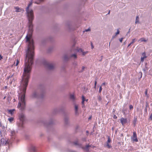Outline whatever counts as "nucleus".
<instances>
[{"instance_id":"e433bc0d","label":"nucleus","mask_w":152,"mask_h":152,"mask_svg":"<svg viewBox=\"0 0 152 152\" xmlns=\"http://www.w3.org/2000/svg\"><path fill=\"white\" fill-rule=\"evenodd\" d=\"M142 57H146L145 56V52H144L142 53Z\"/></svg>"},{"instance_id":"1a4fd4ad","label":"nucleus","mask_w":152,"mask_h":152,"mask_svg":"<svg viewBox=\"0 0 152 152\" xmlns=\"http://www.w3.org/2000/svg\"><path fill=\"white\" fill-rule=\"evenodd\" d=\"M31 152H35L36 151L35 147L33 145H31L30 148Z\"/></svg>"},{"instance_id":"cd10ccee","label":"nucleus","mask_w":152,"mask_h":152,"mask_svg":"<svg viewBox=\"0 0 152 152\" xmlns=\"http://www.w3.org/2000/svg\"><path fill=\"white\" fill-rule=\"evenodd\" d=\"M97 98L99 102H100L102 100V99L100 96H97Z\"/></svg>"},{"instance_id":"ea45409f","label":"nucleus","mask_w":152,"mask_h":152,"mask_svg":"<svg viewBox=\"0 0 152 152\" xmlns=\"http://www.w3.org/2000/svg\"><path fill=\"white\" fill-rule=\"evenodd\" d=\"M123 39V38H121L120 39H119V41H120V42H121L122 41Z\"/></svg>"},{"instance_id":"37998d69","label":"nucleus","mask_w":152,"mask_h":152,"mask_svg":"<svg viewBox=\"0 0 152 152\" xmlns=\"http://www.w3.org/2000/svg\"><path fill=\"white\" fill-rule=\"evenodd\" d=\"M147 92H148V91L147 90H146L145 91V94L146 95H147Z\"/></svg>"},{"instance_id":"603ef678","label":"nucleus","mask_w":152,"mask_h":152,"mask_svg":"<svg viewBox=\"0 0 152 152\" xmlns=\"http://www.w3.org/2000/svg\"><path fill=\"white\" fill-rule=\"evenodd\" d=\"M140 75H141L140 78H141L142 77V73L141 72H140Z\"/></svg>"},{"instance_id":"2f4dec72","label":"nucleus","mask_w":152,"mask_h":152,"mask_svg":"<svg viewBox=\"0 0 152 152\" xmlns=\"http://www.w3.org/2000/svg\"><path fill=\"white\" fill-rule=\"evenodd\" d=\"M102 86H100V87H99V93H101V91H102Z\"/></svg>"},{"instance_id":"bf43d9fd","label":"nucleus","mask_w":152,"mask_h":152,"mask_svg":"<svg viewBox=\"0 0 152 152\" xmlns=\"http://www.w3.org/2000/svg\"><path fill=\"white\" fill-rule=\"evenodd\" d=\"M101 59H102L103 58V56H101Z\"/></svg>"},{"instance_id":"5701e85b","label":"nucleus","mask_w":152,"mask_h":152,"mask_svg":"<svg viewBox=\"0 0 152 152\" xmlns=\"http://www.w3.org/2000/svg\"><path fill=\"white\" fill-rule=\"evenodd\" d=\"M70 98L73 100H74L75 99V96L71 94L70 96Z\"/></svg>"},{"instance_id":"393cba45","label":"nucleus","mask_w":152,"mask_h":152,"mask_svg":"<svg viewBox=\"0 0 152 152\" xmlns=\"http://www.w3.org/2000/svg\"><path fill=\"white\" fill-rule=\"evenodd\" d=\"M19 61L18 60V59H17L16 60V63L15 62L14 63V64L15 65V66H17V65L18 64H19Z\"/></svg>"},{"instance_id":"e2e57ef3","label":"nucleus","mask_w":152,"mask_h":152,"mask_svg":"<svg viewBox=\"0 0 152 152\" xmlns=\"http://www.w3.org/2000/svg\"><path fill=\"white\" fill-rule=\"evenodd\" d=\"M77 64L76 63L75 64V65H77Z\"/></svg>"},{"instance_id":"ddd939ff","label":"nucleus","mask_w":152,"mask_h":152,"mask_svg":"<svg viewBox=\"0 0 152 152\" xmlns=\"http://www.w3.org/2000/svg\"><path fill=\"white\" fill-rule=\"evenodd\" d=\"M78 106L76 105H75V113L76 115L78 114Z\"/></svg>"},{"instance_id":"c9c22d12","label":"nucleus","mask_w":152,"mask_h":152,"mask_svg":"<svg viewBox=\"0 0 152 152\" xmlns=\"http://www.w3.org/2000/svg\"><path fill=\"white\" fill-rule=\"evenodd\" d=\"M120 33V31L118 29H117V32L115 33V36L119 34Z\"/></svg>"},{"instance_id":"79ce46f5","label":"nucleus","mask_w":152,"mask_h":152,"mask_svg":"<svg viewBox=\"0 0 152 152\" xmlns=\"http://www.w3.org/2000/svg\"><path fill=\"white\" fill-rule=\"evenodd\" d=\"M149 120H152V116H150L149 118Z\"/></svg>"},{"instance_id":"473e14b6","label":"nucleus","mask_w":152,"mask_h":152,"mask_svg":"<svg viewBox=\"0 0 152 152\" xmlns=\"http://www.w3.org/2000/svg\"><path fill=\"white\" fill-rule=\"evenodd\" d=\"M136 38L133 39L132 40V42H131V44H132L134 43L136 41Z\"/></svg>"},{"instance_id":"dca6fc26","label":"nucleus","mask_w":152,"mask_h":152,"mask_svg":"<svg viewBox=\"0 0 152 152\" xmlns=\"http://www.w3.org/2000/svg\"><path fill=\"white\" fill-rule=\"evenodd\" d=\"M127 111V108H126L125 109H123L122 110V112L123 113V114L124 115H126V112Z\"/></svg>"},{"instance_id":"b1692460","label":"nucleus","mask_w":152,"mask_h":152,"mask_svg":"<svg viewBox=\"0 0 152 152\" xmlns=\"http://www.w3.org/2000/svg\"><path fill=\"white\" fill-rule=\"evenodd\" d=\"M44 0H39L38 1H35L34 2V3L35 4H39L42 1Z\"/></svg>"},{"instance_id":"f8f14e48","label":"nucleus","mask_w":152,"mask_h":152,"mask_svg":"<svg viewBox=\"0 0 152 152\" xmlns=\"http://www.w3.org/2000/svg\"><path fill=\"white\" fill-rule=\"evenodd\" d=\"M74 144L75 145H77L79 147L81 148L82 145V144L80 143H78L77 141H76L74 142Z\"/></svg>"},{"instance_id":"72a5a7b5","label":"nucleus","mask_w":152,"mask_h":152,"mask_svg":"<svg viewBox=\"0 0 152 152\" xmlns=\"http://www.w3.org/2000/svg\"><path fill=\"white\" fill-rule=\"evenodd\" d=\"M146 58V57H141V61L142 62H143L144 61V58Z\"/></svg>"},{"instance_id":"f704fd0d","label":"nucleus","mask_w":152,"mask_h":152,"mask_svg":"<svg viewBox=\"0 0 152 152\" xmlns=\"http://www.w3.org/2000/svg\"><path fill=\"white\" fill-rule=\"evenodd\" d=\"M110 141H111V140H110V137H108L107 143H109L110 142Z\"/></svg>"},{"instance_id":"8fccbe9b","label":"nucleus","mask_w":152,"mask_h":152,"mask_svg":"<svg viewBox=\"0 0 152 152\" xmlns=\"http://www.w3.org/2000/svg\"><path fill=\"white\" fill-rule=\"evenodd\" d=\"M105 82L103 83L102 84V85H101V86H102L105 85Z\"/></svg>"},{"instance_id":"4468645a","label":"nucleus","mask_w":152,"mask_h":152,"mask_svg":"<svg viewBox=\"0 0 152 152\" xmlns=\"http://www.w3.org/2000/svg\"><path fill=\"white\" fill-rule=\"evenodd\" d=\"M15 12H18L21 11L20 9L18 7H15Z\"/></svg>"},{"instance_id":"13d9d810","label":"nucleus","mask_w":152,"mask_h":152,"mask_svg":"<svg viewBox=\"0 0 152 152\" xmlns=\"http://www.w3.org/2000/svg\"><path fill=\"white\" fill-rule=\"evenodd\" d=\"M1 123L0 122V127L1 126Z\"/></svg>"},{"instance_id":"69168bd1","label":"nucleus","mask_w":152,"mask_h":152,"mask_svg":"<svg viewBox=\"0 0 152 152\" xmlns=\"http://www.w3.org/2000/svg\"><path fill=\"white\" fill-rule=\"evenodd\" d=\"M150 116H152V113L151 114Z\"/></svg>"},{"instance_id":"680f3d73","label":"nucleus","mask_w":152,"mask_h":152,"mask_svg":"<svg viewBox=\"0 0 152 152\" xmlns=\"http://www.w3.org/2000/svg\"><path fill=\"white\" fill-rule=\"evenodd\" d=\"M6 98V96H5L4 97V98H3V99H5Z\"/></svg>"},{"instance_id":"20e7f679","label":"nucleus","mask_w":152,"mask_h":152,"mask_svg":"<svg viewBox=\"0 0 152 152\" xmlns=\"http://www.w3.org/2000/svg\"><path fill=\"white\" fill-rule=\"evenodd\" d=\"M131 139L133 141L136 142H137L138 141L137 134L135 132H133V136L131 137Z\"/></svg>"},{"instance_id":"f257e3e1","label":"nucleus","mask_w":152,"mask_h":152,"mask_svg":"<svg viewBox=\"0 0 152 152\" xmlns=\"http://www.w3.org/2000/svg\"><path fill=\"white\" fill-rule=\"evenodd\" d=\"M33 0H31V2L28 4L26 9L27 14L28 26V34L26 36V42H28L27 49L26 51V55L25 61V64H33L34 54V42L33 40L31 39L32 33L33 31V25L32 21L34 19L33 11L29 9L33 3Z\"/></svg>"},{"instance_id":"de8ad7c7","label":"nucleus","mask_w":152,"mask_h":152,"mask_svg":"<svg viewBox=\"0 0 152 152\" xmlns=\"http://www.w3.org/2000/svg\"><path fill=\"white\" fill-rule=\"evenodd\" d=\"M82 104L83 105L82 107H83L84 106V102H83V101H82Z\"/></svg>"},{"instance_id":"6ab92c4d","label":"nucleus","mask_w":152,"mask_h":152,"mask_svg":"<svg viewBox=\"0 0 152 152\" xmlns=\"http://www.w3.org/2000/svg\"><path fill=\"white\" fill-rule=\"evenodd\" d=\"M69 119L67 117H66L64 118V121L65 124H67L68 123Z\"/></svg>"},{"instance_id":"6e6552de","label":"nucleus","mask_w":152,"mask_h":152,"mask_svg":"<svg viewBox=\"0 0 152 152\" xmlns=\"http://www.w3.org/2000/svg\"><path fill=\"white\" fill-rule=\"evenodd\" d=\"M47 66L48 69H49L52 70L54 68V66L52 64L48 63Z\"/></svg>"},{"instance_id":"864d4df0","label":"nucleus","mask_w":152,"mask_h":152,"mask_svg":"<svg viewBox=\"0 0 152 152\" xmlns=\"http://www.w3.org/2000/svg\"><path fill=\"white\" fill-rule=\"evenodd\" d=\"M132 44H131V43H130L128 45V47H129V46H131Z\"/></svg>"},{"instance_id":"774afa93","label":"nucleus","mask_w":152,"mask_h":152,"mask_svg":"<svg viewBox=\"0 0 152 152\" xmlns=\"http://www.w3.org/2000/svg\"><path fill=\"white\" fill-rule=\"evenodd\" d=\"M14 101H15V99H14Z\"/></svg>"},{"instance_id":"0eeeda50","label":"nucleus","mask_w":152,"mask_h":152,"mask_svg":"<svg viewBox=\"0 0 152 152\" xmlns=\"http://www.w3.org/2000/svg\"><path fill=\"white\" fill-rule=\"evenodd\" d=\"M7 143V141L4 140V138H1L0 140V145H5Z\"/></svg>"},{"instance_id":"3c124183","label":"nucleus","mask_w":152,"mask_h":152,"mask_svg":"<svg viewBox=\"0 0 152 152\" xmlns=\"http://www.w3.org/2000/svg\"><path fill=\"white\" fill-rule=\"evenodd\" d=\"M96 83H97V82H96V80L95 81V83H94L95 86H96Z\"/></svg>"},{"instance_id":"423d86ee","label":"nucleus","mask_w":152,"mask_h":152,"mask_svg":"<svg viewBox=\"0 0 152 152\" xmlns=\"http://www.w3.org/2000/svg\"><path fill=\"white\" fill-rule=\"evenodd\" d=\"M75 52H81L82 53V54L83 56H84L86 54L88 53V51L86 52H83V51L81 49H76L75 50Z\"/></svg>"},{"instance_id":"052dcab7","label":"nucleus","mask_w":152,"mask_h":152,"mask_svg":"<svg viewBox=\"0 0 152 152\" xmlns=\"http://www.w3.org/2000/svg\"><path fill=\"white\" fill-rule=\"evenodd\" d=\"M96 86H95V85H94V88H96Z\"/></svg>"},{"instance_id":"0e129e2a","label":"nucleus","mask_w":152,"mask_h":152,"mask_svg":"<svg viewBox=\"0 0 152 152\" xmlns=\"http://www.w3.org/2000/svg\"><path fill=\"white\" fill-rule=\"evenodd\" d=\"M102 60V59H100V60H99V61H101Z\"/></svg>"},{"instance_id":"7ed1b4c3","label":"nucleus","mask_w":152,"mask_h":152,"mask_svg":"<svg viewBox=\"0 0 152 152\" xmlns=\"http://www.w3.org/2000/svg\"><path fill=\"white\" fill-rule=\"evenodd\" d=\"M19 119L20 122L18 124V126L20 128H23V124L25 120V116L24 114L21 113L19 115Z\"/></svg>"},{"instance_id":"6e6d98bb","label":"nucleus","mask_w":152,"mask_h":152,"mask_svg":"<svg viewBox=\"0 0 152 152\" xmlns=\"http://www.w3.org/2000/svg\"><path fill=\"white\" fill-rule=\"evenodd\" d=\"M110 12V10L109 11V12H108V13H107V14H109Z\"/></svg>"},{"instance_id":"bb28decb","label":"nucleus","mask_w":152,"mask_h":152,"mask_svg":"<svg viewBox=\"0 0 152 152\" xmlns=\"http://www.w3.org/2000/svg\"><path fill=\"white\" fill-rule=\"evenodd\" d=\"M137 121V118L135 117L134 118V120H133V123L135 125L136 124V122Z\"/></svg>"},{"instance_id":"f3484780","label":"nucleus","mask_w":152,"mask_h":152,"mask_svg":"<svg viewBox=\"0 0 152 152\" xmlns=\"http://www.w3.org/2000/svg\"><path fill=\"white\" fill-rule=\"evenodd\" d=\"M14 109L10 110H8V113L10 114L11 115H12L13 114L14 111Z\"/></svg>"},{"instance_id":"5fc2aeb1","label":"nucleus","mask_w":152,"mask_h":152,"mask_svg":"<svg viewBox=\"0 0 152 152\" xmlns=\"http://www.w3.org/2000/svg\"><path fill=\"white\" fill-rule=\"evenodd\" d=\"M71 152H76V151H71Z\"/></svg>"},{"instance_id":"58836bf2","label":"nucleus","mask_w":152,"mask_h":152,"mask_svg":"<svg viewBox=\"0 0 152 152\" xmlns=\"http://www.w3.org/2000/svg\"><path fill=\"white\" fill-rule=\"evenodd\" d=\"M85 100V97L83 96H82V101H83V102H84Z\"/></svg>"},{"instance_id":"412c9836","label":"nucleus","mask_w":152,"mask_h":152,"mask_svg":"<svg viewBox=\"0 0 152 152\" xmlns=\"http://www.w3.org/2000/svg\"><path fill=\"white\" fill-rule=\"evenodd\" d=\"M70 57H74L75 58H77V56L76 54H72L71 55Z\"/></svg>"},{"instance_id":"a211bd4d","label":"nucleus","mask_w":152,"mask_h":152,"mask_svg":"<svg viewBox=\"0 0 152 152\" xmlns=\"http://www.w3.org/2000/svg\"><path fill=\"white\" fill-rule=\"evenodd\" d=\"M140 40L141 42H146L147 41V40L145 39L144 38H141L139 41Z\"/></svg>"},{"instance_id":"4be33fe9","label":"nucleus","mask_w":152,"mask_h":152,"mask_svg":"<svg viewBox=\"0 0 152 152\" xmlns=\"http://www.w3.org/2000/svg\"><path fill=\"white\" fill-rule=\"evenodd\" d=\"M139 17L138 16H137L136 17V19L135 23H139Z\"/></svg>"},{"instance_id":"39448f33","label":"nucleus","mask_w":152,"mask_h":152,"mask_svg":"<svg viewBox=\"0 0 152 152\" xmlns=\"http://www.w3.org/2000/svg\"><path fill=\"white\" fill-rule=\"evenodd\" d=\"M121 123L123 125L127 122V120L126 118H121L120 120Z\"/></svg>"},{"instance_id":"aec40b11","label":"nucleus","mask_w":152,"mask_h":152,"mask_svg":"<svg viewBox=\"0 0 152 152\" xmlns=\"http://www.w3.org/2000/svg\"><path fill=\"white\" fill-rule=\"evenodd\" d=\"M85 68V67L84 66H83L82 67V68L81 69V70H80V69H78L79 72H83L84 71V70Z\"/></svg>"},{"instance_id":"7c9ffc66","label":"nucleus","mask_w":152,"mask_h":152,"mask_svg":"<svg viewBox=\"0 0 152 152\" xmlns=\"http://www.w3.org/2000/svg\"><path fill=\"white\" fill-rule=\"evenodd\" d=\"M8 120L10 122H12L13 120V118H10L8 119Z\"/></svg>"},{"instance_id":"c03bdc74","label":"nucleus","mask_w":152,"mask_h":152,"mask_svg":"<svg viewBox=\"0 0 152 152\" xmlns=\"http://www.w3.org/2000/svg\"><path fill=\"white\" fill-rule=\"evenodd\" d=\"M67 26H68V28L69 29H70V27H71V25L70 24L68 25Z\"/></svg>"},{"instance_id":"4c0bfd02","label":"nucleus","mask_w":152,"mask_h":152,"mask_svg":"<svg viewBox=\"0 0 152 152\" xmlns=\"http://www.w3.org/2000/svg\"><path fill=\"white\" fill-rule=\"evenodd\" d=\"M90 31V29L89 28H88V29H86L85 31H83V32H84L85 31L87 32V31Z\"/></svg>"},{"instance_id":"a19ab883","label":"nucleus","mask_w":152,"mask_h":152,"mask_svg":"<svg viewBox=\"0 0 152 152\" xmlns=\"http://www.w3.org/2000/svg\"><path fill=\"white\" fill-rule=\"evenodd\" d=\"M54 111L56 113H57V112H58V109H54Z\"/></svg>"},{"instance_id":"4d7b16f0","label":"nucleus","mask_w":152,"mask_h":152,"mask_svg":"<svg viewBox=\"0 0 152 152\" xmlns=\"http://www.w3.org/2000/svg\"><path fill=\"white\" fill-rule=\"evenodd\" d=\"M86 132L87 133V134L88 133V131H87Z\"/></svg>"},{"instance_id":"a18cd8bd","label":"nucleus","mask_w":152,"mask_h":152,"mask_svg":"<svg viewBox=\"0 0 152 152\" xmlns=\"http://www.w3.org/2000/svg\"><path fill=\"white\" fill-rule=\"evenodd\" d=\"M3 58V57L1 55H0V60H1Z\"/></svg>"},{"instance_id":"c756f323","label":"nucleus","mask_w":152,"mask_h":152,"mask_svg":"<svg viewBox=\"0 0 152 152\" xmlns=\"http://www.w3.org/2000/svg\"><path fill=\"white\" fill-rule=\"evenodd\" d=\"M129 108L131 110H132L133 109V107L132 105H130L129 106Z\"/></svg>"},{"instance_id":"2eb2a0df","label":"nucleus","mask_w":152,"mask_h":152,"mask_svg":"<svg viewBox=\"0 0 152 152\" xmlns=\"http://www.w3.org/2000/svg\"><path fill=\"white\" fill-rule=\"evenodd\" d=\"M53 123V121L52 120H51L49 123H45V122H44V124L45 125H50L52 124Z\"/></svg>"},{"instance_id":"c85d7f7f","label":"nucleus","mask_w":152,"mask_h":152,"mask_svg":"<svg viewBox=\"0 0 152 152\" xmlns=\"http://www.w3.org/2000/svg\"><path fill=\"white\" fill-rule=\"evenodd\" d=\"M106 146H107L108 148H110L111 147V145H110L109 143H107Z\"/></svg>"},{"instance_id":"9d476101","label":"nucleus","mask_w":152,"mask_h":152,"mask_svg":"<svg viewBox=\"0 0 152 152\" xmlns=\"http://www.w3.org/2000/svg\"><path fill=\"white\" fill-rule=\"evenodd\" d=\"M91 145H86L85 147H83L81 146V147L82 149H85L88 152L89 151V149L88 148L89 147H91Z\"/></svg>"},{"instance_id":"49530a36","label":"nucleus","mask_w":152,"mask_h":152,"mask_svg":"<svg viewBox=\"0 0 152 152\" xmlns=\"http://www.w3.org/2000/svg\"><path fill=\"white\" fill-rule=\"evenodd\" d=\"M91 48L92 49H93L94 48V46L93 45V44L92 42H91Z\"/></svg>"},{"instance_id":"338daca9","label":"nucleus","mask_w":152,"mask_h":152,"mask_svg":"<svg viewBox=\"0 0 152 152\" xmlns=\"http://www.w3.org/2000/svg\"><path fill=\"white\" fill-rule=\"evenodd\" d=\"M91 118V117H89V118H88V119H90Z\"/></svg>"},{"instance_id":"09e8293b","label":"nucleus","mask_w":152,"mask_h":152,"mask_svg":"<svg viewBox=\"0 0 152 152\" xmlns=\"http://www.w3.org/2000/svg\"><path fill=\"white\" fill-rule=\"evenodd\" d=\"M113 118L115 119H116L117 118V117L116 116V115H114L113 116Z\"/></svg>"},{"instance_id":"a878e982","label":"nucleus","mask_w":152,"mask_h":152,"mask_svg":"<svg viewBox=\"0 0 152 152\" xmlns=\"http://www.w3.org/2000/svg\"><path fill=\"white\" fill-rule=\"evenodd\" d=\"M64 59L66 61H67L69 59L68 56L66 55H65L64 56Z\"/></svg>"},{"instance_id":"9b49d317","label":"nucleus","mask_w":152,"mask_h":152,"mask_svg":"<svg viewBox=\"0 0 152 152\" xmlns=\"http://www.w3.org/2000/svg\"><path fill=\"white\" fill-rule=\"evenodd\" d=\"M15 132L14 131H11V136L12 138L15 139Z\"/></svg>"},{"instance_id":"f03ea898","label":"nucleus","mask_w":152,"mask_h":152,"mask_svg":"<svg viewBox=\"0 0 152 152\" xmlns=\"http://www.w3.org/2000/svg\"><path fill=\"white\" fill-rule=\"evenodd\" d=\"M44 91L43 90L41 91L40 94H39L37 91H35L32 94L31 97L33 98H42L44 96Z\"/></svg>"}]
</instances>
